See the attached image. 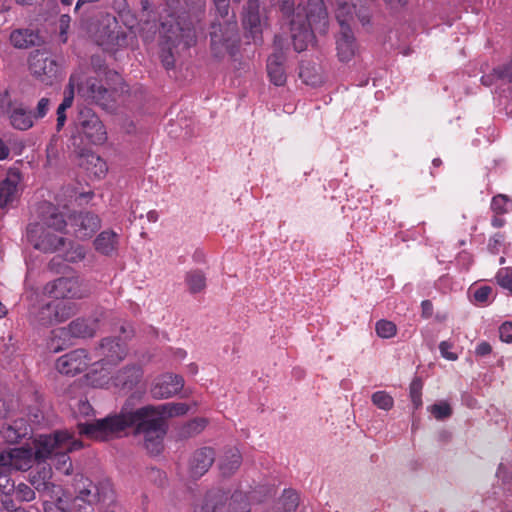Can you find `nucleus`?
<instances>
[{
  "label": "nucleus",
  "instance_id": "obj_1",
  "mask_svg": "<svg viewBox=\"0 0 512 512\" xmlns=\"http://www.w3.org/2000/svg\"><path fill=\"white\" fill-rule=\"evenodd\" d=\"M328 30V13L323 0H301L297 13L290 21V31L295 51L307 49L314 33L325 34Z\"/></svg>",
  "mask_w": 512,
  "mask_h": 512
},
{
  "label": "nucleus",
  "instance_id": "obj_2",
  "mask_svg": "<svg viewBox=\"0 0 512 512\" xmlns=\"http://www.w3.org/2000/svg\"><path fill=\"white\" fill-rule=\"evenodd\" d=\"M67 221L53 205H48L41 222L27 226V238L33 247L44 253H54L64 247L66 239L55 232H64Z\"/></svg>",
  "mask_w": 512,
  "mask_h": 512
},
{
  "label": "nucleus",
  "instance_id": "obj_3",
  "mask_svg": "<svg viewBox=\"0 0 512 512\" xmlns=\"http://www.w3.org/2000/svg\"><path fill=\"white\" fill-rule=\"evenodd\" d=\"M217 15L224 19L223 23L214 21L210 31L211 52L216 58H222L226 54L234 56L238 50L240 37L236 16L233 13L229 17V0H212Z\"/></svg>",
  "mask_w": 512,
  "mask_h": 512
},
{
  "label": "nucleus",
  "instance_id": "obj_4",
  "mask_svg": "<svg viewBox=\"0 0 512 512\" xmlns=\"http://www.w3.org/2000/svg\"><path fill=\"white\" fill-rule=\"evenodd\" d=\"M146 413L147 410L142 407L136 410L129 409L126 403L119 413L108 415L91 423H79V432L100 441L118 438L127 428H135L136 422Z\"/></svg>",
  "mask_w": 512,
  "mask_h": 512
},
{
  "label": "nucleus",
  "instance_id": "obj_5",
  "mask_svg": "<svg viewBox=\"0 0 512 512\" xmlns=\"http://www.w3.org/2000/svg\"><path fill=\"white\" fill-rule=\"evenodd\" d=\"M162 38L160 58L163 66L168 70L175 65L173 48L183 45L189 48L196 44V32L192 21L185 13L174 18L171 15L170 20L162 22Z\"/></svg>",
  "mask_w": 512,
  "mask_h": 512
},
{
  "label": "nucleus",
  "instance_id": "obj_6",
  "mask_svg": "<svg viewBox=\"0 0 512 512\" xmlns=\"http://www.w3.org/2000/svg\"><path fill=\"white\" fill-rule=\"evenodd\" d=\"M74 502L79 507L82 502L90 507L101 505L110 507L115 503L116 495L111 480L107 477L91 479L82 474L74 477Z\"/></svg>",
  "mask_w": 512,
  "mask_h": 512
},
{
  "label": "nucleus",
  "instance_id": "obj_7",
  "mask_svg": "<svg viewBox=\"0 0 512 512\" xmlns=\"http://www.w3.org/2000/svg\"><path fill=\"white\" fill-rule=\"evenodd\" d=\"M35 450H33L36 461L42 462L51 459L59 449L79 450L82 448V442L73 438L67 431H56L50 435H40L34 441Z\"/></svg>",
  "mask_w": 512,
  "mask_h": 512
},
{
  "label": "nucleus",
  "instance_id": "obj_8",
  "mask_svg": "<svg viewBox=\"0 0 512 512\" xmlns=\"http://www.w3.org/2000/svg\"><path fill=\"white\" fill-rule=\"evenodd\" d=\"M0 114L6 116L12 128L27 131L34 126L32 111L20 100L12 99L8 91L0 93Z\"/></svg>",
  "mask_w": 512,
  "mask_h": 512
},
{
  "label": "nucleus",
  "instance_id": "obj_9",
  "mask_svg": "<svg viewBox=\"0 0 512 512\" xmlns=\"http://www.w3.org/2000/svg\"><path fill=\"white\" fill-rule=\"evenodd\" d=\"M135 434H142L146 450L152 455H158L163 449L166 423L162 417L143 416L136 422Z\"/></svg>",
  "mask_w": 512,
  "mask_h": 512
},
{
  "label": "nucleus",
  "instance_id": "obj_10",
  "mask_svg": "<svg viewBox=\"0 0 512 512\" xmlns=\"http://www.w3.org/2000/svg\"><path fill=\"white\" fill-rule=\"evenodd\" d=\"M44 292L55 299H83L91 294L87 283L79 277H59L48 282Z\"/></svg>",
  "mask_w": 512,
  "mask_h": 512
},
{
  "label": "nucleus",
  "instance_id": "obj_11",
  "mask_svg": "<svg viewBox=\"0 0 512 512\" xmlns=\"http://www.w3.org/2000/svg\"><path fill=\"white\" fill-rule=\"evenodd\" d=\"M28 68L31 75L45 85H53L61 77L59 63L44 51L35 50L30 54Z\"/></svg>",
  "mask_w": 512,
  "mask_h": 512
},
{
  "label": "nucleus",
  "instance_id": "obj_12",
  "mask_svg": "<svg viewBox=\"0 0 512 512\" xmlns=\"http://www.w3.org/2000/svg\"><path fill=\"white\" fill-rule=\"evenodd\" d=\"M79 132L92 144L100 145L107 140V131L100 118L88 108L80 111Z\"/></svg>",
  "mask_w": 512,
  "mask_h": 512
},
{
  "label": "nucleus",
  "instance_id": "obj_13",
  "mask_svg": "<svg viewBox=\"0 0 512 512\" xmlns=\"http://www.w3.org/2000/svg\"><path fill=\"white\" fill-rule=\"evenodd\" d=\"M103 313L89 317H78L72 320L66 327L59 328L53 331L55 337L74 338H90L93 337L99 329L100 319Z\"/></svg>",
  "mask_w": 512,
  "mask_h": 512
},
{
  "label": "nucleus",
  "instance_id": "obj_14",
  "mask_svg": "<svg viewBox=\"0 0 512 512\" xmlns=\"http://www.w3.org/2000/svg\"><path fill=\"white\" fill-rule=\"evenodd\" d=\"M66 221L75 237L81 240L91 238L101 227L99 216L90 211L74 212Z\"/></svg>",
  "mask_w": 512,
  "mask_h": 512
},
{
  "label": "nucleus",
  "instance_id": "obj_15",
  "mask_svg": "<svg viewBox=\"0 0 512 512\" xmlns=\"http://www.w3.org/2000/svg\"><path fill=\"white\" fill-rule=\"evenodd\" d=\"M36 461L32 447H17L0 452V469L27 471Z\"/></svg>",
  "mask_w": 512,
  "mask_h": 512
},
{
  "label": "nucleus",
  "instance_id": "obj_16",
  "mask_svg": "<svg viewBox=\"0 0 512 512\" xmlns=\"http://www.w3.org/2000/svg\"><path fill=\"white\" fill-rule=\"evenodd\" d=\"M78 93L81 97L90 100L97 105L108 109L114 102V92L107 89L100 80L90 77L87 78L84 83L78 79V85H76Z\"/></svg>",
  "mask_w": 512,
  "mask_h": 512
},
{
  "label": "nucleus",
  "instance_id": "obj_17",
  "mask_svg": "<svg viewBox=\"0 0 512 512\" xmlns=\"http://www.w3.org/2000/svg\"><path fill=\"white\" fill-rule=\"evenodd\" d=\"M91 357L85 349H75L59 357L56 361V369L65 375L74 376L87 369Z\"/></svg>",
  "mask_w": 512,
  "mask_h": 512
},
{
  "label": "nucleus",
  "instance_id": "obj_18",
  "mask_svg": "<svg viewBox=\"0 0 512 512\" xmlns=\"http://www.w3.org/2000/svg\"><path fill=\"white\" fill-rule=\"evenodd\" d=\"M183 387L182 376L166 373L155 378L150 388V394L154 399H167L178 394Z\"/></svg>",
  "mask_w": 512,
  "mask_h": 512
},
{
  "label": "nucleus",
  "instance_id": "obj_19",
  "mask_svg": "<svg viewBox=\"0 0 512 512\" xmlns=\"http://www.w3.org/2000/svg\"><path fill=\"white\" fill-rule=\"evenodd\" d=\"M127 351L126 343L111 337L102 339L96 349L97 356L104 365H117L126 357Z\"/></svg>",
  "mask_w": 512,
  "mask_h": 512
},
{
  "label": "nucleus",
  "instance_id": "obj_20",
  "mask_svg": "<svg viewBox=\"0 0 512 512\" xmlns=\"http://www.w3.org/2000/svg\"><path fill=\"white\" fill-rule=\"evenodd\" d=\"M215 461V451L211 447H202L193 452L189 459V475L198 479L208 472Z\"/></svg>",
  "mask_w": 512,
  "mask_h": 512
},
{
  "label": "nucleus",
  "instance_id": "obj_21",
  "mask_svg": "<svg viewBox=\"0 0 512 512\" xmlns=\"http://www.w3.org/2000/svg\"><path fill=\"white\" fill-rule=\"evenodd\" d=\"M9 40L11 45L16 49H29L41 46L44 43L39 31L30 28L14 29L10 33Z\"/></svg>",
  "mask_w": 512,
  "mask_h": 512
},
{
  "label": "nucleus",
  "instance_id": "obj_22",
  "mask_svg": "<svg viewBox=\"0 0 512 512\" xmlns=\"http://www.w3.org/2000/svg\"><path fill=\"white\" fill-rule=\"evenodd\" d=\"M21 176L18 170L9 169L6 177L0 181V207L4 208L16 200Z\"/></svg>",
  "mask_w": 512,
  "mask_h": 512
},
{
  "label": "nucleus",
  "instance_id": "obj_23",
  "mask_svg": "<svg viewBox=\"0 0 512 512\" xmlns=\"http://www.w3.org/2000/svg\"><path fill=\"white\" fill-rule=\"evenodd\" d=\"M142 376V367L136 364H132L120 369L112 377V381L115 387L130 391L140 382Z\"/></svg>",
  "mask_w": 512,
  "mask_h": 512
},
{
  "label": "nucleus",
  "instance_id": "obj_24",
  "mask_svg": "<svg viewBox=\"0 0 512 512\" xmlns=\"http://www.w3.org/2000/svg\"><path fill=\"white\" fill-rule=\"evenodd\" d=\"M337 56L341 62H349L357 49L356 40L350 26L343 25L336 40Z\"/></svg>",
  "mask_w": 512,
  "mask_h": 512
},
{
  "label": "nucleus",
  "instance_id": "obj_25",
  "mask_svg": "<svg viewBox=\"0 0 512 512\" xmlns=\"http://www.w3.org/2000/svg\"><path fill=\"white\" fill-rule=\"evenodd\" d=\"M78 164L85 169L87 173L98 179L103 178L108 171L106 162L91 150H83L79 154Z\"/></svg>",
  "mask_w": 512,
  "mask_h": 512
},
{
  "label": "nucleus",
  "instance_id": "obj_26",
  "mask_svg": "<svg viewBox=\"0 0 512 512\" xmlns=\"http://www.w3.org/2000/svg\"><path fill=\"white\" fill-rule=\"evenodd\" d=\"M30 432L31 427L24 418H17L11 423H5L0 430L3 439L10 444L18 443L28 436Z\"/></svg>",
  "mask_w": 512,
  "mask_h": 512
},
{
  "label": "nucleus",
  "instance_id": "obj_27",
  "mask_svg": "<svg viewBox=\"0 0 512 512\" xmlns=\"http://www.w3.org/2000/svg\"><path fill=\"white\" fill-rule=\"evenodd\" d=\"M142 409H146L147 413L145 416L162 417L165 421V417H176L185 415L189 411V406L186 403L181 402H169L160 405H146Z\"/></svg>",
  "mask_w": 512,
  "mask_h": 512
},
{
  "label": "nucleus",
  "instance_id": "obj_28",
  "mask_svg": "<svg viewBox=\"0 0 512 512\" xmlns=\"http://www.w3.org/2000/svg\"><path fill=\"white\" fill-rule=\"evenodd\" d=\"M285 57L282 52H277L269 56L267 60V74L269 80L275 86H284L287 81V75L284 69Z\"/></svg>",
  "mask_w": 512,
  "mask_h": 512
},
{
  "label": "nucleus",
  "instance_id": "obj_29",
  "mask_svg": "<svg viewBox=\"0 0 512 512\" xmlns=\"http://www.w3.org/2000/svg\"><path fill=\"white\" fill-rule=\"evenodd\" d=\"M259 8V0H248L244 7V14L242 20L244 28L246 30H249L254 41L256 40L257 34L260 33Z\"/></svg>",
  "mask_w": 512,
  "mask_h": 512
},
{
  "label": "nucleus",
  "instance_id": "obj_30",
  "mask_svg": "<svg viewBox=\"0 0 512 512\" xmlns=\"http://www.w3.org/2000/svg\"><path fill=\"white\" fill-rule=\"evenodd\" d=\"M94 247L99 253L111 256L118 247V234L113 230L102 231L94 240Z\"/></svg>",
  "mask_w": 512,
  "mask_h": 512
},
{
  "label": "nucleus",
  "instance_id": "obj_31",
  "mask_svg": "<svg viewBox=\"0 0 512 512\" xmlns=\"http://www.w3.org/2000/svg\"><path fill=\"white\" fill-rule=\"evenodd\" d=\"M242 457L237 448H229L219 460V469L224 476H230L241 465Z\"/></svg>",
  "mask_w": 512,
  "mask_h": 512
},
{
  "label": "nucleus",
  "instance_id": "obj_32",
  "mask_svg": "<svg viewBox=\"0 0 512 512\" xmlns=\"http://www.w3.org/2000/svg\"><path fill=\"white\" fill-rule=\"evenodd\" d=\"M207 423L205 418H194L179 428L178 437L180 439L192 438L200 434L206 428Z\"/></svg>",
  "mask_w": 512,
  "mask_h": 512
},
{
  "label": "nucleus",
  "instance_id": "obj_33",
  "mask_svg": "<svg viewBox=\"0 0 512 512\" xmlns=\"http://www.w3.org/2000/svg\"><path fill=\"white\" fill-rule=\"evenodd\" d=\"M185 282L189 292L192 294L199 293L206 288V276L201 270H192L186 274Z\"/></svg>",
  "mask_w": 512,
  "mask_h": 512
},
{
  "label": "nucleus",
  "instance_id": "obj_34",
  "mask_svg": "<svg viewBox=\"0 0 512 512\" xmlns=\"http://www.w3.org/2000/svg\"><path fill=\"white\" fill-rule=\"evenodd\" d=\"M337 10L336 19L340 25V29H343V25L350 26V21L353 20V14L356 12V6L349 5L343 0H336Z\"/></svg>",
  "mask_w": 512,
  "mask_h": 512
},
{
  "label": "nucleus",
  "instance_id": "obj_35",
  "mask_svg": "<svg viewBox=\"0 0 512 512\" xmlns=\"http://www.w3.org/2000/svg\"><path fill=\"white\" fill-rule=\"evenodd\" d=\"M56 324L65 322L78 311L77 305L69 302L54 301Z\"/></svg>",
  "mask_w": 512,
  "mask_h": 512
},
{
  "label": "nucleus",
  "instance_id": "obj_36",
  "mask_svg": "<svg viewBox=\"0 0 512 512\" xmlns=\"http://www.w3.org/2000/svg\"><path fill=\"white\" fill-rule=\"evenodd\" d=\"M53 314H55V305L54 301H51L42 305L38 309L35 315V319L39 325L52 326L56 324V320Z\"/></svg>",
  "mask_w": 512,
  "mask_h": 512
},
{
  "label": "nucleus",
  "instance_id": "obj_37",
  "mask_svg": "<svg viewBox=\"0 0 512 512\" xmlns=\"http://www.w3.org/2000/svg\"><path fill=\"white\" fill-rule=\"evenodd\" d=\"M78 79V74H72L70 76L68 85L64 90V98L59 105V107H61V110H67L72 106L74 101L75 88H77L76 85H78Z\"/></svg>",
  "mask_w": 512,
  "mask_h": 512
},
{
  "label": "nucleus",
  "instance_id": "obj_38",
  "mask_svg": "<svg viewBox=\"0 0 512 512\" xmlns=\"http://www.w3.org/2000/svg\"><path fill=\"white\" fill-rule=\"evenodd\" d=\"M72 451L73 450L59 449V453H56L52 458L56 468L65 474H70L72 470V463L68 456V453Z\"/></svg>",
  "mask_w": 512,
  "mask_h": 512
},
{
  "label": "nucleus",
  "instance_id": "obj_39",
  "mask_svg": "<svg viewBox=\"0 0 512 512\" xmlns=\"http://www.w3.org/2000/svg\"><path fill=\"white\" fill-rule=\"evenodd\" d=\"M10 495L20 502H30L35 499V491L25 483L14 484Z\"/></svg>",
  "mask_w": 512,
  "mask_h": 512
},
{
  "label": "nucleus",
  "instance_id": "obj_40",
  "mask_svg": "<svg viewBox=\"0 0 512 512\" xmlns=\"http://www.w3.org/2000/svg\"><path fill=\"white\" fill-rule=\"evenodd\" d=\"M280 504L283 512H295L299 505V496L294 490H285L280 499Z\"/></svg>",
  "mask_w": 512,
  "mask_h": 512
},
{
  "label": "nucleus",
  "instance_id": "obj_41",
  "mask_svg": "<svg viewBox=\"0 0 512 512\" xmlns=\"http://www.w3.org/2000/svg\"><path fill=\"white\" fill-rule=\"evenodd\" d=\"M375 331L380 338L389 339L396 335L397 327L392 321L382 319L376 322Z\"/></svg>",
  "mask_w": 512,
  "mask_h": 512
},
{
  "label": "nucleus",
  "instance_id": "obj_42",
  "mask_svg": "<svg viewBox=\"0 0 512 512\" xmlns=\"http://www.w3.org/2000/svg\"><path fill=\"white\" fill-rule=\"evenodd\" d=\"M493 297V289L484 285L476 288L473 293V300L477 305L486 306L491 302Z\"/></svg>",
  "mask_w": 512,
  "mask_h": 512
},
{
  "label": "nucleus",
  "instance_id": "obj_43",
  "mask_svg": "<svg viewBox=\"0 0 512 512\" xmlns=\"http://www.w3.org/2000/svg\"><path fill=\"white\" fill-rule=\"evenodd\" d=\"M422 380L418 377L414 378L410 384V398L415 409L422 405Z\"/></svg>",
  "mask_w": 512,
  "mask_h": 512
},
{
  "label": "nucleus",
  "instance_id": "obj_44",
  "mask_svg": "<svg viewBox=\"0 0 512 512\" xmlns=\"http://www.w3.org/2000/svg\"><path fill=\"white\" fill-rule=\"evenodd\" d=\"M372 402L383 410H390L393 407V398L385 391H377L372 395Z\"/></svg>",
  "mask_w": 512,
  "mask_h": 512
},
{
  "label": "nucleus",
  "instance_id": "obj_45",
  "mask_svg": "<svg viewBox=\"0 0 512 512\" xmlns=\"http://www.w3.org/2000/svg\"><path fill=\"white\" fill-rule=\"evenodd\" d=\"M428 410L437 420H443L452 415V408L447 402L435 403Z\"/></svg>",
  "mask_w": 512,
  "mask_h": 512
},
{
  "label": "nucleus",
  "instance_id": "obj_46",
  "mask_svg": "<svg viewBox=\"0 0 512 512\" xmlns=\"http://www.w3.org/2000/svg\"><path fill=\"white\" fill-rule=\"evenodd\" d=\"M496 281L503 289L512 293V268H501L496 274Z\"/></svg>",
  "mask_w": 512,
  "mask_h": 512
},
{
  "label": "nucleus",
  "instance_id": "obj_47",
  "mask_svg": "<svg viewBox=\"0 0 512 512\" xmlns=\"http://www.w3.org/2000/svg\"><path fill=\"white\" fill-rule=\"evenodd\" d=\"M509 199L506 195L498 194L492 198L491 210L494 214L504 215L508 212Z\"/></svg>",
  "mask_w": 512,
  "mask_h": 512
},
{
  "label": "nucleus",
  "instance_id": "obj_48",
  "mask_svg": "<svg viewBox=\"0 0 512 512\" xmlns=\"http://www.w3.org/2000/svg\"><path fill=\"white\" fill-rule=\"evenodd\" d=\"M51 101L48 97H42L39 99L35 110L32 111V115L35 121L44 118L50 110Z\"/></svg>",
  "mask_w": 512,
  "mask_h": 512
},
{
  "label": "nucleus",
  "instance_id": "obj_49",
  "mask_svg": "<svg viewBox=\"0 0 512 512\" xmlns=\"http://www.w3.org/2000/svg\"><path fill=\"white\" fill-rule=\"evenodd\" d=\"M84 258L85 250L81 245L71 246V248L64 254V260L71 263L78 262Z\"/></svg>",
  "mask_w": 512,
  "mask_h": 512
},
{
  "label": "nucleus",
  "instance_id": "obj_50",
  "mask_svg": "<svg viewBox=\"0 0 512 512\" xmlns=\"http://www.w3.org/2000/svg\"><path fill=\"white\" fill-rule=\"evenodd\" d=\"M505 235L503 233H495L488 242V250L492 254H498L504 246Z\"/></svg>",
  "mask_w": 512,
  "mask_h": 512
},
{
  "label": "nucleus",
  "instance_id": "obj_51",
  "mask_svg": "<svg viewBox=\"0 0 512 512\" xmlns=\"http://www.w3.org/2000/svg\"><path fill=\"white\" fill-rule=\"evenodd\" d=\"M495 74L498 76L499 79L505 80L507 82H512V60L507 63L506 65H503L501 67H498L494 69Z\"/></svg>",
  "mask_w": 512,
  "mask_h": 512
},
{
  "label": "nucleus",
  "instance_id": "obj_52",
  "mask_svg": "<svg viewBox=\"0 0 512 512\" xmlns=\"http://www.w3.org/2000/svg\"><path fill=\"white\" fill-rule=\"evenodd\" d=\"M277 3L280 11L283 13L284 16H295L293 14L295 10L294 0H277Z\"/></svg>",
  "mask_w": 512,
  "mask_h": 512
},
{
  "label": "nucleus",
  "instance_id": "obj_53",
  "mask_svg": "<svg viewBox=\"0 0 512 512\" xmlns=\"http://www.w3.org/2000/svg\"><path fill=\"white\" fill-rule=\"evenodd\" d=\"M500 339L503 342L511 343L512 342V323L505 322L499 328Z\"/></svg>",
  "mask_w": 512,
  "mask_h": 512
},
{
  "label": "nucleus",
  "instance_id": "obj_54",
  "mask_svg": "<svg viewBox=\"0 0 512 512\" xmlns=\"http://www.w3.org/2000/svg\"><path fill=\"white\" fill-rule=\"evenodd\" d=\"M451 348H452V344L447 341H442L439 344V350H440L442 357H444L445 359L454 361L458 358V356H457V354L450 351Z\"/></svg>",
  "mask_w": 512,
  "mask_h": 512
},
{
  "label": "nucleus",
  "instance_id": "obj_55",
  "mask_svg": "<svg viewBox=\"0 0 512 512\" xmlns=\"http://www.w3.org/2000/svg\"><path fill=\"white\" fill-rule=\"evenodd\" d=\"M93 412H94L93 407L87 400H80L78 402L77 410H76L77 414L87 417V416L92 415Z\"/></svg>",
  "mask_w": 512,
  "mask_h": 512
},
{
  "label": "nucleus",
  "instance_id": "obj_56",
  "mask_svg": "<svg viewBox=\"0 0 512 512\" xmlns=\"http://www.w3.org/2000/svg\"><path fill=\"white\" fill-rule=\"evenodd\" d=\"M14 488V482L7 478L0 476V491L5 495H10L11 490Z\"/></svg>",
  "mask_w": 512,
  "mask_h": 512
},
{
  "label": "nucleus",
  "instance_id": "obj_57",
  "mask_svg": "<svg viewBox=\"0 0 512 512\" xmlns=\"http://www.w3.org/2000/svg\"><path fill=\"white\" fill-rule=\"evenodd\" d=\"M491 351H492L491 345L486 341H482L481 343H479L477 345L475 353L478 356H486V355L490 354Z\"/></svg>",
  "mask_w": 512,
  "mask_h": 512
},
{
  "label": "nucleus",
  "instance_id": "obj_58",
  "mask_svg": "<svg viewBox=\"0 0 512 512\" xmlns=\"http://www.w3.org/2000/svg\"><path fill=\"white\" fill-rule=\"evenodd\" d=\"M57 130H61L62 127L64 126L65 124V121H66V110H61V107L58 106L57 108Z\"/></svg>",
  "mask_w": 512,
  "mask_h": 512
},
{
  "label": "nucleus",
  "instance_id": "obj_59",
  "mask_svg": "<svg viewBox=\"0 0 512 512\" xmlns=\"http://www.w3.org/2000/svg\"><path fill=\"white\" fill-rule=\"evenodd\" d=\"M356 14H357L358 19L362 23V25H366V24L370 23V15H369L367 9L360 8Z\"/></svg>",
  "mask_w": 512,
  "mask_h": 512
},
{
  "label": "nucleus",
  "instance_id": "obj_60",
  "mask_svg": "<svg viewBox=\"0 0 512 512\" xmlns=\"http://www.w3.org/2000/svg\"><path fill=\"white\" fill-rule=\"evenodd\" d=\"M70 21H71V18L69 15H67V14L61 15L60 21H59L61 34H64L67 32V29L69 28Z\"/></svg>",
  "mask_w": 512,
  "mask_h": 512
},
{
  "label": "nucleus",
  "instance_id": "obj_61",
  "mask_svg": "<svg viewBox=\"0 0 512 512\" xmlns=\"http://www.w3.org/2000/svg\"><path fill=\"white\" fill-rule=\"evenodd\" d=\"M502 216L503 215L494 214V216L491 219V225L494 228H501L505 225L506 221Z\"/></svg>",
  "mask_w": 512,
  "mask_h": 512
},
{
  "label": "nucleus",
  "instance_id": "obj_62",
  "mask_svg": "<svg viewBox=\"0 0 512 512\" xmlns=\"http://www.w3.org/2000/svg\"><path fill=\"white\" fill-rule=\"evenodd\" d=\"M10 154V150L3 139L0 138V160H5L8 158Z\"/></svg>",
  "mask_w": 512,
  "mask_h": 512
},
{
  "label": "nucleus",
  "instance_id": "obj_63",
  "mask_svg": "<svg viewBox=\"0 0 512 512\" xmlns=\"http://www.w3.org/2000/svg\"><path fill=\"white\" fill-rule=\"evenodd\" d=\"M9 413V406L7 403L0 399V418H6Z\"/></svg>",
  "mask_w": 512,
  "mask_h": 512
},
{
  "label": "nucleus",
  "instance_id": "obj_64",
  "mask_svg": "<svg viewBox=\"0 0 512 512\" xmlns=\"http://www.w3.org/2000/svg\"><path fill=\"white\" fill-rule=\"evenodd\" d=\"M158 212L156 210H150L148 213H147V219L149 222H152V223H155L158 221Z\"/></svg>",
  "mask_w": 512,
  "mask_h": 512
}]
</instances>
